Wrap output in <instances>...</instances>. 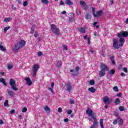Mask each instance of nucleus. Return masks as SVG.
I'll return each mask as SVG.
<instances>
[{
	"label": "nucleus",
	"instance_id": "1",
	"mask_svg": "<svg viewBox=\"0 0 128 128\" xmlns=\"http://www.w3.org/2000/svg\"><path fill=\"white\" fill-rule=\"evenodd\" d=\"M86 114H88L89 116H91L92 118H93L94 120V121H92L93 122V124L90 126V128H98V119H96V116H94V112L90 110V107L87 108Z\"/></svg>",
	"mask_w": 128,
	"mask_h": 128
},
{
	"label": "nucleus",
	"instance_id": "2",
	"mask_svg": "<svg viewBox=\"0 0 128 128\" xmlns=\"http://www.w3.org/2000/svg\"><path fill=\"white\" fill-rule=\"evenodd\" d=\"M100 69L101 70L99 72V76L100 78L106 76V71L108 72L109 70L108 66H106V64L102 63L100 64Z\"/></svg>",
	"mask_w": 128,
	"mask_h": 128
},
{
	"label": "nucleus",
	"instance_id": "3",
	"mask_svg": "<svg viewBox=\"0 0 128 128\" xmlns=\"http://www.w3.org/2000/svg\"><path fill=\"white\" fill-rule=\"evenodd\" d=\"M26 46V41L22 40L20 42H18L14 45L15 50H18L20 48H22Z\"/></svg>",
	"mask_w": 128,
	"mask_h": 128
},
{
	"label": "nucleus",
	"instance_id": "4",
	"mask_svg": "<svg viewBox=\"0 0 128 128\" xmlns=\"http://www.w3.org/2000/svg\"><path fill=\"white\" fill-rule=\"evenodd\" d=\"M50 28L53 34H54L56 36H60V31L58 28H56V24H51Z\"/></svg>",
	"mask_w": 128,
	"mask_h": 128
},
{
	"label": "nucleus",
	"instance_id": "5",
	"mask_svg": "<svg viewBox=\"0 0 128 128\" xmlns=\"http://www.w3.org/2000/svg\"><path fill=\"white\" fill-rule=\"evenodd\" d=\"M10 85L11 86V88L13 90H18V88H16V80L12 78H10Z\"/></svg>",
	"mask_w": 128,
	"mask_h": 128
},
{
	"label": "nucleus",
	"instance_id": "6",
	"mask_svg": "<svg viewBox=\"0 0 128 128\" xmlns=\"http://www.w3.org/2000/svg\"><path fill=\"white\" fill-rule=\"evenodd\" d=\"M120 46L122 45L120 44H118V40L116 38H114L112 47L116 50H119L120 48Z\"/></svg>",
	"mask_w": 128,
	"mask_h": 128
},
{
	"label": "nucleus",
	"instance_id": "7",
	"mask_svg": "<svg viewBox=\"0 0 128 128\" xmlns=\"http://www.w3.org/2000/svg\"><path fill=\"white\" fill-rule=\"evenodd\" d=\"M39 69L40 66H38V64H34L32 68V71L33 72L32 76H34V78L36 76V72Z\"/></svg>",
	"mask_w": 128,
	"mask_h": 128
},
{
	"label": "nucleus",
	"instance_id": "8",
	"mask_svg": "<svg viewBox=\"0 0 128 128\" xmlns=\"http://www.w3.org/2000/svg\"><path fill=\"white\" fill-rule=\"evenodd\" d=\"M128 36V32L126 31H121L117 34L118 38H126Z\"/></svg>",
	"mask_w": 128,
	"mask_h": 128
},
{
	"label": "nucleus",
	"instance_id": "9",
	"mask_svg": "<svg viewBox=\"0 0 128 128\" xmlns=\"http://www.w3.org/2000/svg\"><path fill=\"white\" fill-rule=\"evenodd\" d=\"M80 5L82 6V8L84 10H87L88 8V6L86 5V2L84 0H80Z\"/></svg>",
	"mask_w": 128,
	"mask_h": 128
},
{
	"label": "nucleus",
	"instance_id": "10",
	"mask_svg": "<svg viewBox=\"0 0 128 128\" xmlns=\"http://www.w3.org/2000/svg\"><path fill=\"white\" fill-rule=\"evenodd\" d=\"M66 90L68 92H70L72 90V83L70 82H68L67 84H66Z\"/></svg>",
	"mask_w": 128,
	"mask_h": 128
},
{
	"label": "nucleus",
	"instance_id": "11",
	"mask_svg": "<svg viewBox=\"0 0 128 128\" xmlns=\"http://www.w3.org/2000/svg\"><path fill=\"white\" fill-rule=\"evenodd\" d=\"M80 72V66H76L75 68V72L72 74V76H78V72Z\"/></svg>",
	"mask_w": 128,
	"mask_h": 128
},
{
	"label": "nucleus",
	"instance_id": "12",
	"mask_svg": "<svg viewBox=\"0 0 128 128\" xmlns=\"http://www.w3.org/2000/svg\"><path fill=\"white\" fill-rule=\"evenodd\" d=\"M102 10H100L97 11L96 14L93 13V16L94 18H98L100 16H101L102 14Z\"/></svg>",
	"mask_w": 128,
	"mask_h": 128
},
{
	"label": "nucleus",
	"instance_id": "13",
	"mask_svg": "<svg viewBox=\"0 0 128 128\" xmlns=\"http://www.w3.org/2000/svg\"><path fill=\"white\" fill-rule=\"evenodd\" d=\"M25 80L26 82V84H27L28 86H32V80L30 77H28L25 78Z\"/></svg>",
	"mask_w": 128,
	"mask_h": 128
},
{
	"label": "nucleus",
	"instance_id": "14",
	"mask_svg": "<svg viewBox=\"0 0 128 128\" xmlns=\"http://www.w3.org/2000/svg\"><path fill=\"white\" fill-rule=\"evenodd\" d=\"M119 38H120L119 42H120V46H122L124 44V42H126V40H124V38L122 37Z\"/></svg>",
	"mask_w": 128,
	"mask_h": 128
},
{
	"label": "nucleus",
	"instance_id": "15",
	"mask_svg": "<svg viewBox=\"0 0 128 128\" xmlns=\"http://www.w3.org/2000/svg\"><path fill=\"white\" fill-rule=\"evenodd\" d=\"M7 92H8V96H11V98H12V96H14V92L13 91H12L11 90H8Z\"/></svg>",
	"mask_w": 128,
	"mask_h": 128
},
{
	"label": "nucleus",
	"instance_id": "16",
	"mask_svg": "<svg viewBox=\"0 0 128 128\" xmlns=\"http://www.w3.org/2000/svg\"><path fill=\"white\" fill-rule=\"evenodd\" d=\"M104 102H106V104H110V98H108V97H104Z\"/></svg>",
	"mask_w": 128,
	"mask_h": 128
},
{
	"label": "nucleus",
	"instance_id": "17",
	"mask_svg": "<svg viewBox=\"0 0 128 128\" xmlns=\"http://www.w3.org/2000/svg\"><path fill=\"white\" fill-rule=\"evenodd\" d=\"M65 4H67V6H72V4H74V2L70 0H66Z\"/></svg>",
	"mask_w": 128,
	"mask_h": 128
},
{
	"label": "nucleus",
	"instance_id": "18",
	"mask_svg": "<svg viewBox=\"0 0 128 128\" xmlns=\"http://www.w3.org/2000/svg\"><path fill=\"white\" fill-rule=\"evenodd\" d=\"M44 110L46 114H50V108H48V106H44Z\"/></svg>",
	"mask_w": 128,
	"mask_h": 128
},
{
	"label": "nucleus",
	"instance_id": "19",
	"mask_svg": "<svg viewBox=\"0 0 128 128\" xmlns=\"http://www.w3.org/2000/svg\"><path fill=\"white\" fill-rule=\"evenodd\" d=\"M62 60H58L57 64L56 65V68H62Z\"/></svg>",
	"mask_w": 128,
	"mask_h": 128
},
{
	"label": "nucleus",
	"instance_id": "20",
	"mask_svg": "<svg viewBox=\"0 0 128 128\" xmlns=\"http://www.w3.org/2000/svg\"><path fill=\"white\" fill-rule=\"evenodd\" d=\"M92 18V15H90V13L89 12H86L85 14V18L86 20H89V18Z\"/></svg>",
	"mask_w": 128,
	"mask_h": 128
},
{
	"label": "nucleus",
	"instance_id": "21",
	"mask_svg": "<svg viewBox=\"0 0 128 128\" xmlns=\"http://www.w3.org/2000/svg\"><path fill=\"white\" fill-rule=\"evenodd\" d=\"M110 60H111L112 64H116V61L114 60V56H111L110 58Z\"/></svg>",
	"mask_w": 128,
	"mask_h": 128
},
{
	"label": "nucleus",
	"instance_id": "22",
	"mask_svg": "<svg viewBox=\"0 0 128 128\" xmlns=\"http://www.w3.org/2000/svg\"><path fill=\"white\" fill-rule=\"evenodd\" d=\"M88 90L90 92H92V94H94V92H96V88L94 87H91L88 88Z\"/></svg>",
	"mask_w": 128,
	"mask_h": 128
},
{
	"label": "nucleus",
	"instance_id": "23",
	"mask_svg": "<svg viewBox=\"0 0 128 128\" xmlns=\"http://www.w3.org/2000/svg\"><path fill=\"white\" fill-rule=\"evenodd\" d=\"M80 32H81L82 34H86V28L81 27L79 29Z\"/></svg>",
	"mask_w": 128,
	"mask_h": 128
},
{
	"label": "nucleus",
	"instance_id": "24",
	"mask_svg": "<svg viewBox=\"0 0 128 128\" xmlns=\"http://www.w3.org/2000/svg\"><path fill=\"white\" fill-rule=\"evenodd\" d=\"M120 102V100L118 98H116L114 102L115 106H118Z\"/></svg>",
	"mask_w": 128,
	"mask_h": 128
},
{
	"label": "nucleus",
	"instance_id": "25",
	"mask_svg": "<svg viewBox=\"0 0 128 128\" xmlns=\"http://www.w3.org/2000/svg\"><path fill=\"white\" fill-rule=\"evenodd\" d=\"M100 124L101 128H104V119H100Z\"/></svg>",
	"mask_w": 128,
	"mask_h": 128
},
{
	"label": "nucleus",
	"instance_id": "26",
	"mask_svg": "<svg viewBox=\"0 0 128 128\" xmlns=\"http://www.w3.org/2000/svg\"><path fill=\"white\" fill-rule=\"evenodd\" d=\"M118 120H119L120 126H122V124H124V120H122L120 117L118 118Z\"/></svg>",
	"mask_w": 128,
	"mask_h": 128
},
{
	"label": "nucleus",
	"instance_id": "27",
	"mask_svg": "<svg viewBox=\"0 0 128 128\" xmlns=\"http://www.w3.org/2000/svg\"><path fill=\"white\" fill-rule=\"evenodd\" d=\"M0 50H2V52H6V49L2 45H0Z\"/></svg>",
	"mask_w": 128,
	"mask_h": 128
},
{
	"label": "nucleus",
	"instance_id": "28",
	"mask_svg": "<svg viewBox=\"0 0 128 128\" xmlns=\"http://www.w3.org/2000/svg\"><path fill=\"white\" fill-rule=\"evenodd\" d=\"M113 90L114 92H118V86L113 87Z\"/></svg>",
	"mask_w": 128,
	"mask_h": 128
},
{
	"label": "nucleus",
	"instance_id": "29",
	"mask_svg": "<svg viewBox=\"0 0 128 128\" xmlns=\"http://www.w3.org/2000/svg\"><path fill=\"white\" fill-rule=\"evenodd\" d=\"M10 20H12V18H4V22H8Z\"/></svg>",
	"mask_w": 128,
	"mask_h": 128
},
{
	"label": "nucleus",
	"instance_id": "30",
	"mask_svg": "<svg viewBox=\"0 0 128 128\" xmlns=\"http://www.w3.org/2000/svg\"><path fill=\"white\" fill-rule=\"evenodd\" d=\"M115 73H116V70H114V69H112L109 72L110 74H114Z\"/></svg>",
	"mask_w": 128,
	"mask_h": 128
},
{
	"label": "nucleus",
	"instance_id": "31",
	"mask_svg": "<svg viewBox=\"0 0 128 128\" xmlns=\"http://www.w3.org/2000/svg\"><path fill=\"white\" fill-rule=\"evenodd\" d=\"M4 106H6V108H8V100H6L5 102H4Z\"/></svg>",
	"mask_w": 128,
	"mask_h": 128
},
{
	"label": "nucleus",
	"instance_id": "32",
	"mask_svg": "<svg viewBox=\"0 0 128 128\" xmlns=\"http://www.w3.org/2000/svg\"><path fill=\"white\" fill-rule=\"evenodd\" d=\"M42 2L45 4H48V0H42Z\"/></svg>",
	"mask_w": 128,
	"mask_h": 128
},
{
	"label": "nucleus",
	"instance_id": "33",
	"mask_svg": "<svg viewBox=\"0 0 128 128\" xmlns=\"http://www.w3.org/2000/svg\"><path fill=\"white\" fill-rule=\"evenodd\" d=\"M10 28V26H8L7 27H5L4 28V32L6 34L8 30V29Z\"/></svg>",
	"mask_w": 128,
	"mask_h": 128
},
{
	"label": "nucleus",
	"instance_id": "34",
	"mask_svg": "<svg viewBox=\"0 0 128 128\" xmlns=\"http://www.w3.org/2000/svg\"><path fill=\"white\" fill-rule=\"evenodd\" d=\"M118 109L120 110V112H124V107L122 106H119Z\"/></svg>",
	"mask_w": 128,
	"mask_h": 128
},
{
	"label": "nucleus",
	"instance_id": "35",
	"mask_svg": "<svg viewBox=\"0 0 128 128\" xmlns=\"http://www.w3.org/2000/svg\"><path fill=\"white\" fill-rule=\"evenodd\" d=\"M90 86H94V80H92L90 82Z\"/></svg>",
	"mask_w": 128,
	"mask_h": 128
},
{
	"label": "nucleus",
	"instance_id": "36",
	"mask_svg": "<svg viewBox=\"0 0 128 128\" xmlns=\"http://www.w3.org/2000/svg\"><path fill=\"white\" fill-rule=\"evenodd\" d=\"M8 70H12V64H8Z\"/></svg>",
	"mask_w": 128,
	"mask_h": 128
},
{
	"label": "nucleus",
	"instance_id": "37",
	"mask_svg": "<svg viewBox=\"0 0 128 128\" xmlns=\"http://www.w3.org/2000/svg\"><path fill=\"white\" fill-rule=\"evenodd\" d=\"M28 112V108H26V107H24L22 109V112Z\"/></svg>",
	"mask_w": 128,
	"mask_h": 128
},
{
	"label": "nucleus",
	"instance_id": "38",
	"mask_svg": "<svg viewBox=\"0 0 128 128\" xmlns=\"http://www.w3.org/2000/svg\"><path fill=\"white\" fill-rule=\"evenodd\" d=\"M30 34H34V26H32L30 28Z\"/></svg>",
	"mask_w": 128,
	"mask_h": 128
},
{
	"label": "nucleus",
	"instance_id": "39",
	"mask_svg": "<svg viewBox=\"0 0 128 128\" xmlns=\"http://www.w3.org/2000/svg\"><path fill=\"white\" fill-rule=\"evenodd\" d=\"M114 116H116V117L120 116V114L116 111H114Z\"/></svg>",
	"mask_w": 128,
	"mask_h": 128
},
{
	"label": "nucleus",
	"instance_id": "40",
	"mask_svg": "<svg viewBox=\"0 0 128 128\" xmlns=\"http://www.w3.org/2000/svg\"><path fill=\"white\" fill-rule=\"evenodd\" d=\"M28 1H24V3H23V6H28Z\"/></svg>",
	"mask_w": 128,
	"mask_h": 128
},
{
	"label": "nucleus",
	"instance_id": "41",
	"mask_svg": "<svg viewBox=\"0 0 128 128\" xmlns=\"http://www.w3.org/2000/svg\"><path fill=\"white\" fill-rule=\"evenodd\" d=\"M62 48L64 50H68V46H66V45H63Z\"/></svg>",
	"mask_w": 128,
	"mask_h": 128
},
{
	"label": "nucleus",
	"instance_id": "42",
	"mask_svg": "<svg viewBox=\"0 0 128 128\" xmlns=\"http://www.w3.org/2000/svg\"><path fill=\"white\" fill-rule=\"evenodd\" d=\"M72 110H68L67 112L68 114H72Z\"/></svg>",
	"mask_w": 128,
	"mask_h": 128
},
{
	"label": "nucleus",
	"instance_id": "43",
	"mask_svg": "<svg viewBox=\"0 0 128 128\" xmlns=\"http://www.w3.org/2000/svg\"><path fill=\"white\" fill-rule=\"evenodd\" d=\"M69 104H74V101L73 100L70 99Z\"/></svg>",
	"mask_w": 128,
	"mask_h": 128
},
{
	"label": "nucleus",
	"instance_id": "44",
	"mask_svg": "<svg viewBox=\"0 0 128 128\" xmlns=\"http://www.w3.org/2000/svg\"><path fill=\"white\" fill-rule=\"evenodd\" d=\"M48 90H49L51 91L52 94H54V90L52 89V88H50V87H49V88H48Z\"/></svg>",
	"mask_w": 128,
	"mask_h": 128
},
{
	"label": "nucleus",
	"instance_id": "45",
	"mask_svg": "<svg viewBox=\"0 0 128 128\" xmlns=\"http://www.w3.org/2000/svg\"><path fill=\"white\" fill-rule=\"evenodd\" d=\"M122 65L120 64L118 65V70H122Z\"/></svg>",
	"mask_w": 128,
	"mask_h": 128
},
{
	"label": "nucleus",
	"instance_id": "46",
	"mask_svg": "<svg viewBox=\"0 0 128 128\" xmlns=\"http://www.w3.org/2000/svg\"><path fill=\"white\" fill-rule=\"evenodd\" d=\"M60 6H64V1H62V0H61L60 1Z\"/></svg>",
	"mask_w": 128,
	"mask_h": 128
},
{
	"label": "nucleus",
	"instance_id": "47",
	"mask_svg": "<svg viewBox=\"0 0 128 128\" xmlns=\"http://www.w3.org/2000/svg\"><path fill=\"white\" fill-rule=\"evenodd\" d=\"M38 32H37V31H36V32H34V36L35 38H38Z\"/></svg>",
	"mask_w": 128,
	"mask_h": 128
},
{
	"label": "nucleus",
	"instance_id": "48",
	"mask_svg": "<svg viewBox=\"0 0 128 128\" xmlns=\"http://www.w3.org/2000/svg\"><path fill=\"white\" fill-rule=\"evenodd\" d=\"M112 124H118V120H114Z\"/></svg>",
	"mask_w": 128,
	"mask_h": 128
},
{
	"label": "nucleus",
	"instance_id": "49",
	"mask_svg": "<svg viewBox=\"0 0 128 128\" xmlns=\"http://www.w3.org/2000/svg\"><path fill=\"white\" fill-rule=\"evenodd\" d=\"M123 70L124 72H126V74H128V68H123Z\"/></svg>",
	"mask_w": 128,
	"mask_h": 128
},
{
	"label": "nucleus",
	"instance_id": "50",
	"mask_svg": "<svg viewBox=\"0 0 128 128\" xmlns=\"http://www.w3.org/2000/svg\"><path fill=\"white\" fill-rule=\"evenodd\" d=\"M116 96H120L122 97V92H119L118 94H117L116 95Z\"/></svg>",
	"mask_w": 128,
	"mask_h": 128
},
{
	"label": "nucleus",
	"instance_id": "51",
	"mask_svg": "<svg viewBox=\"0 0 128 128\" xmlns=\"http://www.w3.org/2000/svg\"><path fill=\"white\" fill-rule=\"evenodd\" d=\"M92 12H93V14H96V9L94 7H92Z\"/></svg>",
	"mask_w": 128,
	"mask_h": 128
},
{
	"label": "nucleus",
	"instance_id": "52",
	"mask_svg": "<svg viewBox=\"0 0 128 128\" xmlns=\"http://www.w3.org/2000/svg\"><path fill=\"white\" fill-rule=\"evenodd\" d=\"M42 54V52H38V56H40Z\"/></svg>",
	"mask_w": 128,
	"mask_h": 128
},
{
	"label": "nucleus",
	"instance_id": "53",
	"mask_svg": "<svg viewBox=\"0 0 128 128\" xmlns=\"http://www.w3.org/2000/svg\"><path fill=\"white\" fill-rule=\"evenodd\" d=\"M69 22H74V18H69Z\"/></svg>",
	"mask_w": 128,
	"mask_h": 128
},
{
	"label": "nucleus",
	"instance_id": "54",
	"mask_svg": "<svg viewBox=\"0 0 128 128\" xmlns=\"http://www.w3.org/2000/svg\"><path fill=\"white\" fill-rule=\"evenodd\" d=\"M16 112V110H14V109L12 110L10 112V114H14Z\"/></svg>",
	"mask_w": 128,
	"mask_h": 128
},
{
	"label": "nucleus",
	"instance_id": "55",
	"mask_svg": "<svg viewBox=\"0 0 128 128\" xmlns=\"http://www.w3.org/2000/svg\"><path fill=\"white\" fill-rule=\"evenodd\" d=\"M62 110L60 108H58V112H62Z\"/></svg>",
	"mask_w": 128,
	"mask_h": 128
},
{
	"label": "nucleus",
	"instance_id": "56",
	"mask_svg": "<svg viewBox=\"0 0 128 128\" xmlns=\"http://www.w3.org/2000/svg\"><path fill=\"white\" fill-rule=\"evenodd\" d=\"M54 82H52V83H51V88H54Z\"/></svg>",
	"mask_w": 128,
	"mask_h": 128
},
{
	"label": "nucleus",
	"instance_id": "57",
	"mask_svg": "<svg viewBox=\"0 0 128 128\" xmlns=\"http://www.w3.org/2000/svg\"><path fill=\"white\" fill-rule=\"evenodd\" d=\"M12 10H16V8L14 7V5H12Z\"/></svg>",
	"mask_w": 128,
	"mask_h": 128
},
{
	"label": "nucleus",
	"instance_id": "58",
	"mask_svg": "<svg viewBox=\"0 0 128 128\" xmlns=\"http://www.w3.org/2000/svg\"><path fill=\"white\" fill-rule=\"evenodd\" d=\"M18 118L19 119V120H22V115H18Z\"/></svg>",
	"mask_w": 128,
	"mask_h": 128
},
{
	"label": "nucleus",
	"instance_id": "59",
	"mask_svg": "<svg viewBox=\"0 0 128 128\" xmlns=\"http://www.w3.org/2000/svg\"><path fill=\"white\" fill-rule=\"evenodd\" d=\"M87 44H90V38H88Z\"/></svg>",
	"mask_w": 128,
	"mask_h": 128
},
{
	"label": "nucleus",
	"instance_id": "60",
	"mask_svg": "<svg viewBox=\"0 0 128 128\" xmlns=\"http://www.w3.org/2000/svg\"><path fill=\"white\" fill-rule=\"evenodd\" d=\"M0 82L2 83L4 82V78H0Z\"/></svg>",
	"mask_w": 128,
	"mask_h": 128
},
{
	"label": "nucleus",
	"instance_id": "61",
	"mask_svg": "<svg viewBox=\"0 0 128 128\" xmlns=\"http://www.w3.org/2000/svg\"><path fill=\"white\" fill-rule=\"evenodd\" d=\"M89 52H90V54H94V50L92 49H90Z\"/></svg>",
	"mask_w": 128,
	"mask_h": 128
},
{
	"label": "nucleus",
	"instance_id": "62",
	"mask_svg": "<svg viewBox=\"0 0 128 128\" xmlns=\"http://www.w3.org/2000/svg\"><path fill=\"white\" fill-rule=\"evenodd\" d=\"M64 122H68V118H66L64 119Z\"/></svg>",
	"mask_w": 128,
	"mask_h": 128
},
{
	"label": "nucleus",
	"instance_id": "63",
	"mask_svg": "<svg viewBox=\"0 0 128 128\" xmlns=\"http://www.w3.org/2000/svg\"><path fill=\"white\" fill-rule=\"evenodd\" d=\"M0 124H4V121L2 120H0Z\"/></svg>",
	"mask_w": 128,
	"mask_h": 128
},
{
	"label": "nucleus",
	"instance_id": "64",
	"mask_svg": "<svg viewBox=\"0 0 128 128\" xmlns=\"http://www.w3.org/2000/svg\"><path fill=\"white\" fill-rule=\"evenodd\" d=\"M120 74L122 76H126V74L124 72H122Z\"/></svg>",
	"mask_w": 128,
	"mask_h": 128
}]
</instances>
